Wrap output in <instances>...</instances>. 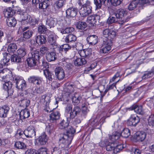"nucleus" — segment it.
Instances as JSON below:
<instances>
[{
  "instance_id": "obj_64",
  "label": "nucleus",
  "mask_w": 154,
  "mask_h": 154,
  "mask_svg": "<svg viewBox=\"0 0 154 154\" xmlns=\"http://www.w3.org/2000/svg\"><path fill=\"white\" fill-rule=\"evenodd\" d=\"M49 48H48L47 47L43 46L40 48V52L42 54H45V53L46 54V53H47L46 52H47Z\"/></svg>"
},
{
  "instance_id": "obj_21",
  "label": "nucleus",
  "mask_w": 154,
  "mask_h": 154,
  "mask_svg": "<svg viewBox=\"0 0 154 154\" xmlns=\"http://www.w3.org/2000/svg\"><path fill=\"white\" fill-rule=\"evenodd\" d=\"M92 10L89 8L82 7L81 8L79 13L80 15L83 17H86L91 13Z\"/></svg>"
},
{
  "instance_id": "obj_22",
  "label": "nucleus",
  "mask_w": 154,
  "mask_h": 154,
  "mask_svg": "<svg viewBox=\"0 0 154 154\" xmlns=\"http://www.w3.org/2000/svg\"><path fill=\"white\" fill-rule=\"evenodd\" d=\"M28 80L31 83L38 85H39L41 84L42 82L41 78L37 76H30L28 78Z\"/></svg>"
},
{
  "instance_id": "obj_47",
  "label": "nucleus",
  "mask_w": 154,
  "mask_h": 154,
  "mask_svg": "<svg viewBox=\"0 0 154 154\" xmlns=\"http://www.w3.org/2000/svg\"><path fill=\"white\" fill-rule=\"evenodd\" d=\"M31 56L30 57L33 58L37 60H40V59L41 58L40 55L39 54V52L37 51H32L31 54Z\"/></svg>"
},
{
  "instance_id": "obj_27",
  "label": "nucleus",
  "mask_w": 154,
  "mask_h": 154,
  "mask_svg": "<svg viewBox=\"0 0 154 154\" xmlns=\"http://www.w3.org/2000/svg\"><path fill=\"white\" fill-rule=\"evenodd\" d=\"M57 21V19L50 17L47 19L46 24L48 26V28L49 27L50 28H53L56 24Z\"/></svg>"
},
{
  "instance_id": "obj_31",
  "label": "nucleus",
  "mask_w": 154,
  "mask_h": 154,
  "mask_svg": "<svg viewBox=\"0 0 154 154\" xmlns=\"http://www.w3.org/2000/svg\"><path fill=\"white\" fill-rule=\"evenodd\" d=\"M26 61L29 66L34 68L36 66L37 61L38 60L30 57L27 59Z\"/></svg>"
},
{
  "instance_id": "obj_42",
  "label": "nucleus",
  "mask_w": 154,
  "mask_h": 154,
  "mask_svg": "<svg viewBox=\"0 0 154 154\" xmlns=\"http://www.w3.org/2000/svg\"><path fill=\"white\" fill-rule=\"evenodd\" d=\"M70 120H68L66 119V120L62 121L59 125V128L61 129H66L68 126H69V124Z\"/></svg>"
},
{
  "instance_id": "obj_46",
  "label": "nucleus",
  "mask_w": 154,
  "mask_h": 154,
  "mask_svg": "<svg viewBox=\"0 0 154 154\" xmlns=\"http://www.w3.org/2000/svg\"><path fill=\"white\" fill-rule=\"evenodd\" d=\"M121 135V133L118 131H115L112 133V135L109 137V139L112 141H114L115 140H118Z\"/></svg>"
},
{
  "instance_id": "obj_32",
  "label": "nucleus",
  "mask_w": 154,
  "mask_h": 154,
  "mask_svg": "<svg viewBox=\"0 0 154 154\" xmlns=\"http://www.w3.org/2000/svg\"><path fill=\"white\" fill-rule=\"evenodd\" d=\"M7 23L10 27H14L17 24V21L14 17H10L7 18Z\"/></svg>"
},
{
  "instance_id": "obj_23",
  "label": "nucleus",
  "mask_w": 154,
  "mask_h": 154,
  "mask_svg": "<svg viewBox=\"0 0 154 154\" xmlns=\"http://www.w3.org/2000/svg\"><path fill=\"white\" fill-rule=\"evenodd\" d=\"M44 74L46 79L49 81H52L54 79V75L53 73L47 69L43 70Z\"/></svg>"
},
{
  "instance_id": "obj_24",
  "label": "nucleus",
  "mask_w": 154,
  "mask_h": 154,
  "mask_svg": "<svg viewBox=\"0 0 154 154\" xmlns=\"http://www.w3.org/2000/svg\"><path fill=\"white\" fill-rule=\"evenodd\" d=\"M98 37L96 35H90L87 38L88 42L92 45H95L98 42Z\"/></svg>"
},
{
  "instance_id": "obj_11",
  "label": "nucleus",
  "mask_w": 154,
  "mask_h": 154,
  "mask_svg": "<svg viewBox=\"0 0 154 154\" xmlns=\"http://www.w3.org/2000/svg\"><path fill=\"white\" fill-rule=\"evenodd\" d=\"M105 121L104 118H101L98 121L97 119H91L90 121V124L94 128H99Z\"/></svg>"
},
{
  "instance_id": "obj_40",
  "label": "nucleus",
  "mask_w": 154,
  "mask_h": 154,
  "mask_svg": "<svg viewBox=\"0 0 154 154\" xmlns=\"http://www.w3.org/2000/svg\"><path fill=\"white\" fill-rule=\"evenodd\" d=\"M30 115L29 111L28 109H24L21 110L20 113V117H23V119L28 118Z\"/></svg>"
},
{
  "instance_id": "obj_62",
  "label": "nucleus",
  "mask_w": 154,
  "mask_h": 154,
  "mask_svg": "<svg viewBox=\"0 0 154 154\" xmlns=\"http://www.w3.org/2000/svg\"><path fill=\"white\" fill-rule=\"evenodd\" d=\"M38 154H47V149L45 147H42L38 151Z\"/></svg>"
},
{
  "instance_id": "obj_30",
  "label": "nucleus",
  "mask_w": 154,
  "mask_h": 154,
  "mask_svg": "<svg viewBox=\"0 0 154 154\" xmlns=\"http://www.w3.org/2000/svg\"><path fill=\"white\" fill-rule=\"evenodd\" d=\"M81 99V97L78 93H75L72 96V102L77 105L80 103Z\"/></svg>"
},
{
  "instance_id": "obj_41",
  "label": "nucleus",
  "mask_w": 154,
  "mask_h": 154,
  "mask_svg": "<svg viewBox=\"0 0 154 154\" xmlns=\"http://www.w3.org/2000/svg\"><path fill=\"white\" fill-rule=\"evenodd\" d=\"M76 26L78 29L84 30L86 27L87 24L85 22L79 21L76 23Z\"/></svg>"
},
{
  "instance_id": "obj_25",
  "label": "nucleus",
  "mask_w": 154,
  "mask_h": 154,
  "mask_svg": "<svg viewBox=\"0 0 154 154\" xmlns=\"http://www.w3.org/2000/svg\"><path fill=\"white\" fill-rule=\"evenodd\" d=\"M46 58L48 62L55 60L56 59V55L55 52H48L46 54Z\"/></svg>"
},
{
  "instance_id": "obj_28",
  "label": "nucleus",
  "mask_w": 154,
  "mask_h": 154,
  "mask_svg": "<svg viewBox=\"0 0 154 154\" xmlns=\"http://www.w3.org/2000/svg\"><path fill=\"white\" fill-rule=\"evenodd\" d=\"M15 14V11L13 10L11 8H7L5 11L4 12L5 16L8 18L10 17H13Z\"/></svg>"
},
{
  "instance_id": "obj_26",
  "label": "nucleus",
  "mask_w": 154,
  "mask_h": 154,
  "mask_svg": "<svg viewBox=\"0 0 154 154\" xmlns=\"http://www.w3.org/2000/svg\"><path fill=\"white\" fill-rule=\"evenodd\" d=\"M9 110V107L6 105H4L0 108V117L3 118L6 117Z\"/></svg>"
},
{
  "instance_id": "obj_7",
  "label": "nucleus",
  "mask_w": 154,
  "mask_h": 154,
  "mask_svg": "<svg viewBox=\"0 0 154 154\" xmlns=\"http://www.w3.org/2000/svg\"><path fill=\"white\" fill-rule=\"evenodd\" d=\"M86 51L83 50L81 52L80 55L83 58H77L74 61V64L77 66H81L87 63V60L88 55L86 54Z\"/></svg>"
},
{
  "instance_id": "obj_2",
  "label": "nucleus",
  "mask_w": 154,
  "mask_h": 154,
  "mask_svg": "<svg viewBox=\"0 0 154 154\" xmlns=\"http://www.w3.org/2000/svg\"><path fill=\"white\" fill-rule=\"evenodd\" d=\"M127 14L126 11L123 9H119L113 14H111L107 20V23L110 24L117 22L120 24H123L125 22H128L130 19L129 17H124Z\"/></svg>"
},
{
  "instance_id": "obj_33",
  "label": "nucleus",
  "mask_w": 154,
  "mask_h": 154,
  "mask_svg": "<svg viewBox=\"0 0 154 154\" xmlns=\"http://www.w3.org/2000/svg\"><path fill=\"white\" fill-rule=\"evenodd\" d=\"M36 41L38 44H44L46 42V37L43 35H38L36 37Z\"/></svg>"
},
{
  "instance_id": "obj_37",
  "label": "nucleus",
  "mask_w": 154,
  "mask_h": 154,
  "mask_svg": "<svg viewBox=\"0 0 154 154\" xmlns=\"http://www.w3.org/2000/svg\"><path fill=\"white\" fill-rule=\"evenodd\" d=\"M5 69H3L1 71H0V80L2 82H5L4 84L6 82H8L9 81H8L6 77L7 75L5 73Z\"/></svg>"
},
{
  "instance_id": "obj_1",
  "label": "nucleus",
  "mask_w": 154,
  "mask_h": 154,
  "mask_svg": "<svg viewBox=\"0 0 154 154\" xmlns=\"http://www.w3.org/2000/svg\"><path fill=\"white\" fill-rule=\"evenodd\" d=\"M66 130V134L61 133L60 134L59 141L60 144L59 146L62 148L67 150L73 139L75 130L70 125L68 126Z\"/></svg>"
},
{
  "instance_id": "obj_61",
  "label": "nucleus",
  "mask_w": 154,
  "mask_h": 154,
  "mask_svg": "<svg viewBox=\"0 0 154 154\" xmlns=\"http://www.w3.org/2000/svg\"><path fill=\"white\" fill-rule=\"evenodd\" d=\"M65 3V0H58L56 2V4L59 8L62 7Z\"/></svg>"
},
{
  "instance_id": "obj_44",
  "label": "nucleus",
  "mask_w": 154,
  "mask_h": 154,
  "mask_svg": "<svg viewBox=\"0 0 154 154\" xmlns=\"http://www.w3.org/2000/svg\"><path fill=\"white\" fill-rule=\"evenodd\" d=\"M139 3L138 0H134L129 4L128 8L130 11H132L135 9L137 7Z\"/></svg>"
},
{
  "instance_id": "obj_13",
  "label": "nucleus",
  "mask_w": 154,
  "mask_h": 154,
  "mask_svg": "<svg viewBox=\"0 0 154 154\" xmlns=\"http://www.w3.org/2000/svg\"><path fill=\"white\" fill-rule=\"evenodd\" d=\"M35 128L32 125H30L24 131V134L27 137H32L35 135Z\"/></svg>"
},
{
  "instance_id": "obj_50",
  "label": "nucleus",
  "mask_w": 154,
  "mask_h": 154,
  "mask_svg": "<svg viewBox=\"0 0 154 154\" xmlns=\"http://www.w3.org/2000/svg\"><path fill=\"white\" fill-rule=\"evenodd\" d=\"M39 20V19L38 18H36L34 17H31L30 16L28 22L32 25H35V24L38 23Z\"/></svg>"
},
{
  "instance_id": "obj_35",
  "label": "nucleus",
  "mask_w": 154,
  "mask_h": 154,
  "mask_svg": "<svg viewBox=\"0 0 154 154\" xmlns=\"http://www.w3.org/2000/svg\"><path fill=\"white\" fill-rule=\"evenodd\" d=\"M27 50L24 47H21L17 50V54L21 58L24 57L26 54Z\"/></svg>"
},
{
  "instance_id": "obj_38",
  "label": "nucleus",
  "mask_w": 154,
  "mask_h": 154,
  "mask_svg": "<svg viewBox=\"0 0 154 154\" xmlns=\"http://www.w3.org/2000/svg\"><path fill=\"white\" fill-rule=\"evenodd\" d=\"M76 40V36L72 34H69L65 38L66 42H74Z\"/></svg>"
},
{
  "instance_id": "obj_5",
  "label": "nucleus",
  "mask_w": 154,
  "mask_h": 154,
  "mask_svg": "<svg viewBox=\"0 0 154 154\" xmlns=\"http://www.w3.org/2000/svg\"><path fill=\"white\" fill-rule=\"evenodd\" d=\"M66 21L68 24H70L71 20L69 19L75 17L77 14V10L75 8H70L66 11Z\"/></svg>"
},
{
  "instance_id": "obj_10",
  "label": "nucleus",
  "mask_w": 154,
  "mask_h": 154,
  "mask_svg": "<svg viewBox=\"0 0 154 154\" xmlns=\"http://www.w3.org/2000/svg\"><path fill=\"white\" fill-rule=\"evenodd\" d=\"M100 17L97 15H91L89 16L87 18V22L91 23L93 26L99 24Z\"/></svg>"
},
{
  "instance_id": "obj_29",
  "label": "nucleus",
  "mask_w": 154,
  "mask_h": 154,
  "mask_svg": "<svg viewBox=\"0 0 154 154\" xmlns=\"http://www.w3.org/2000/svg\"><path fill=\"white\" fill-rule=\"evenodd\" d=\"M130 110H134V111L137 113L142 115L143 113V111L141 106H138L137 105L133 106L129 108Z\"/></svg>"
},
{
  "instance_id": "obj_59",
  "label": "nucleus",
  "mask_w": 154,
  "mask_h": 154,
  "mask_svg": "<svg viewBox=\"0 0 154 154\" xmlns=\"http://www.w3.org/2000/svg\"><path fill=\"white\" fill-rule=\"evenodd\" d=\"M50 98L48 96L45 94L42 96L41 100L44 103V104H47L48 103H49Z\"/></svg>"
},
{
  "instance_id": "obj_36",
  "label": "nucleus",
  "mask_w": 154,
  "mask_h": 154,
  "mask_svg": "<svg viewBox=\"0 0 154 154\" xmlns=\"http://www.w3.org/2000/svg\"><path fill=\"white\" fill-rule=\"evenodd\" d=\"M17 48V47L15 44H10L8 46V51L9 53L14 54Z\"/></svg>"
},
{
  "instance_id": "obj_34",
  "label": "nucleus",
  "mask_w": 154,
  "mask_h": 154,
  "mask_svg": "<svg viewBox=\"0 0 154 154\" xmlns=\"http://www.w3.org/2000/svg\"><path fill=\"white\" fill-rule=\"evenodd\" d=\"M10 59L12 62L19 63L21 62V58L17 54H13L10 55Z\"/></svg>"
},
{
  "instance_id": "obj_17",
  "label": "nucleus",
  "mask_w": 154,
  "mask_h": 154,
  "mask_svg": "<svg viewBox=\"0 0 154 154\" xmlns=\"http://www.w3.org/2000/svg\"><path fill=\"white\" fill-rule=\"evenodd\" d=\"M17 13L20 15V20H26L27 22H28L30 16L27 12L24 11L19 10L17 11Z\"/></svg>"
},
{
  "instance_id": "obj_14",
  "label": "nucleus",
  "mask_w": 154,
  "mask_h": 154,
  "mask_svg": "<svg viewBox=\"0 0 154 154\" xmlns=\"http://www.w3.org/2000/svg\"><path fill=\"white\" fill-rule=\"evenodd\" d=\"M48 41L50 44L52 45L56 46V39L57 36L54 34H53L51 32H48Z\"/></svg>"
},
{
  "instance_id": "obj_6",
  "label": "nucleus",
  "mask_w": 154,
  "mask_h": 154,
  "mask_svg": "<svg viewBox=\"0 0 154 154\" xmlns=\"http://www.w3.org/2000/svg\"><path fill=\"white\" fill-rule=\"evenodd\" d=\"M112 45V42L111 40L108 41H103V42L101 47L100 52V53L105 54L108 53L111 48V46Z\"/></svg>"
},
{
  "instance_id": "obj_51",
  "label": "nucleus",
  "mask_w": 154,
  "mask_h": 154,
  "mask_svg": "<svg viewBox=\"0 0 154 154\" xmlns=\"http://www.w3.org/2000/svg\"><path fill=\"white\" fill-rule=\"evenodd\" d=\"M47 30L46 27L43 24L39 25L38 29V32L40 34L45 33Z\"/></svg>"
},
{
  "instance_id": "obj_55",
  "label": "nucleus",
  "mask_w": 154,
  "mask_h": 154,
  "mask_svg": "<svg viewBox=\"0 0 154 154\" xmlns=\"http://www.w3.org/2000/svg\"><path fill=\"white\" fill-rule=\"evenodd\" d=\"M33 32L31 30H28L23 33V38L25 39L30 38L32 36Z\"/></svg>"
},
{
  "instance_id": "obj_43",
  "label": "nucleus",
  "mask_w": 154,
  "mask_h": 154,
  "mask_svg": "<svg viewBox=\"0 0 154 154\" xmlns=\"http://www.w3.org/2000/svg\"><path fill=\"white\" fill-rule=\"evenodd\" d=\"M74 30L73 28L72 27H67L65 29L60 28L59 31L62 34L68 33L73 32Z\"/></svg>"
},
{
  "instance_id": "obj_53",
  "label": "nucleus",
  "mask_w": 154,
  "mask_h": 154,
  "mask_svg": "<svg viewBox=\"0 0 154 154\" xmlns=\"http://www.w3.org/2000/svg\"><path fill=\"white\" fill-rule=\"evenodd\" d=\"M115 146V148L114 149V153H118L124 148V147L122 144L116 145V144Z\"/></svg>"
},
{
  "instance_id": "obj_58",
  "label": "nucleus",
  "mask_w": 154,
  "mask_h": 154,
  "mask_svg": "<svg viewBox=\"0 0 154 154\" xmlns=\"http://www.w3.org/2000/svg\"><path fill=\"white\" fill-rule=\"evenodd\" d=\"M94 3L96 5V9L101 8L103 2L102 0H94Z\"/></svg>"
},
{
  "instance_id": "obj_49",
  "label": "nucleus",
  "mask_w": 154,
  "mask_h": 154,
  "mask_svg": "<svg viewBox=\"0 0 154 154\" xmlns=\"http://www.w3.org/2000/svg\"><path fill=\"white\" fill-rule=\"evenodd\" d=\"M130 131L128 128H124L122 131L121 135L123 137H128L130 135Z\"/></svg>"
},
{
  "instance_id": "obj_48",
  "label": "nucleus",
  "mask_w": 154,
  "mask_h": 154,
  "mask_svg": "<svg viewBox=\"0 0 154 154\" xmlns=\"http://www.w3.org/2000/svg\"><path fill=\"white\" fill-rule=\"evenodd\" d=\"M15 146L18 149H24L26 145L24 143L20 141H17L15 144Z\"/></svg>"
},
{
  "instance_id": "obj_19",
  "label": "nucleus",
  "mask_w": 154,
  "mask_h": 154,
  "mask_svg": "<svg viewBox=\"0 0 154 154\" xmlns=\"http://www.w3.org/2000/svg\"><path fill=\"white\" fill-rule=\"evenodd\" d=\"M45 133H43L37 138V141L39 144L41 145L46 144L48 141V138Z\"/></svg>"
},
{
  "instance_id": "obj_54",
  "label": "nucleus",
  "mask_w": 154,
  "mask_h": 154,
  "mask_svg": "<svg viewBox=\"0 0 154 154\" xmlns=\"http://www.w3.org/2000/svg\"><path fill=\"white\" fill-rule=\"evenodd\" d=\"M54 130L55 128L54 125L52 124L47 126L46 129V131L50 134L53 133L54 131Z\"/></svg>"
},
{
  "instance_id": "obj_4",
  "label": "nucleus",
  "mask_w": 154,
  "mask_h": 154,
  "mask_svg": "<svg viewBox=\"0 0 154 154\" xmlns=\"http://www.w3.org/2000/svg\"><path fill=\"white\" fill-rule=\"evenodd\" d=\"M116 36V32L109 29H106L103 31L102 38L103 41H108L111 40L112 41Z\"/></svg>"
},
{
  "instance_id": "obj_8",
  "label": "nucleus",
  "mask_w": 154,
  "mask_h": 154,
  "mask_svg": "<svg viewBox=\"0 0 154 154\" xmlns=\"http://www.w3.org/2000/svg\"><path fill=\"white\" fill-rule=\"evenodd\" d=\"M14 83L16 85V87L19 89H25L26 87V81L19 77H16L13 79Z\"/></svg>"
},
{
  "instance_id": "obj_20",
  "label": "nucleus",
  "mask_w": 154,
  "mask_h": 154,
  "mask_svg": "<svg viewBox=\"0 0 154 154\" xmlns=\"http://www.w3.org/2000/svg\"><path fill=\"white\" fill-rule=\"evenodd\" d=\"M12 86V84L11 82H6L5 84H3V89L7 91L8 94L10 95H11L13 93V91L11 88Z\"/></svg>"
},
{
  "instance_id": "obj_45",
  "label": "nucleus",
  "mask_w": 154,
  "mask_h": 154,
  "mask_svg": "<svg viewBox=\"0 0 154 154\" xmlns=\"http://www.w3.org/2000/svg\"><path fill=\"white\" fill-rule=\"evenodd\" d=\"M30 101L27 98H24L19 101V103L21 106L27 107L30 104Z\"/></svg>"
},
{
  "instance_id": "obj_57",
  "label": "nucleus",
  "mask_w": 154,
  "mask_h": 154,
  "mask_svg": "<svg viewBox=\"0 0 154 154\" xmlns=\"http://www.w3.org/2000/svg\"><path fill=\"white\" fill-rule=\"evenodd\" d=\"M116 83H113L112 84L108 85L104 91V94L103 95V96L109 90L114 89V88H115L116 89Z\"/></svg>"
},
{
  "instance_id": "obj_16",
  "label": "nucleus",
  "mask_w": 154,
  "mask_h": 154,
  "mask_svg": "<svg viewBox=\"0 0 154 154\" xmlns=\"http://www.w3.org/2000/svg\"><path fill=\"white\" fill-rule=\"evenodd\" d=\"M146 135V133L145 132L138 131L135 134V137L137 141L142 142L145 139Z\"/></svg>"
},
{
  "instance_id": "obj_15",
  "label": "nucleus",
  "mask_w": 154,
  "mask_h": 154,
  "mask_svg": "<svg viewBox=\"0 0 154 154\" xmlns=\"http://www.w3.org/2000/svg\"><path fill=\"white\" fill-rule=\"evenodd\" d=\"M60 116V112L56 110H53L50 115V121L51 122L54 123L56 120L58 119Z\"/></svg>"
},
{
  "instance_id": "obj_60",
  "label": "nucleus",
  "mask_w": 154,
  "mask_h": 154,
  "mask_svg": "<svg viewBox=\"0 0 154 154\" xmlns=\"http://www.w3.org/2000/svg\"><path fill=\"white\" fill-rule=\"evenodd\" d=\"M153 76L152 73H151L150 71L146 72L144 74L142 77L143 79H146L150 77H151Z\"/></svg>"
},
{
  "instance_id": "obj_63",
  "label": "nucleus",
  "mask_w": 154,
  "mask_h": 154,
  "mask_svg": "<svg viewBox=\"0 0 154 154\" xmlns=\"http://www.w3.org/2000/svg\"><path fill=\"white\" fill-rule=\"evenodd\" d=\"M123 0H111V2L112 5L114 6H117L120 5Z\"/></svg>"
},
{
  "instance_id": "obj_18",
  "label": "nucleus",
  "mask_w": 154,
  "mask_h": 154,
  "mask_svg": "<svg viewBox=\"0 0 154 154\" xmlns=\"http://www.w3.org/2000/svg\"><path fill=\"white\" fill-rule=\"evenodd\" d=\"M10 54L5 53L3 55H0V63L3 66L6 64V63L9 61L10 60Z\"/></svg>"
},
{
  "instance_id": "obj_12",
  "label": "nucleus",
  "mask_w": 154,
  "mask_h": 154,
  "mask_svg": "<svg viewBox=\"0 0 154 154\" xmlns=\"http://www.w3.org/2000/svg\"><path fill=\"white\" fill-rule=\"evenodd\" d=\"M54 72L56 77L59 80H62L64 78L65 74L63 69L60 67H56Z\"/></svg>"
},
{
  "instance_id": "obj_39",
  "label": "nucleus",
  "mask_w": 154,
  "mask_h": 154,
  "mask_svg": "<svg viewBox=\"0 0 154 154\" xmlns=\"http://www.w3.org/2000/svg\"><path fill=\"white\" fill-rule=\"evenodd\" d=\"M71 47L68 44H65L61 46L59 48L60 52L64 51L66 53V52L70 50Z\"/></svg>"
},
{
  "instance_id": "obj_52",
  "label": "nucleus",
  "mask_w": 154,
  "mask_h": 154,
  "mask_svg": "<svg viewBox=\"0 0 154 154\" xmlns=\"http://www.w3.org/2000/svg\"><path fill=\"white\" fill-rule=\"evenodd\" d=\"M116 143H109L106 146V150L108 151H110L113 150L114 151V149L115 148Z\"/></svg>"
},
{
  "instance_id": "obj_3",
  "label": "nucleus",
  "mask_w": 154,
  "mask_h": 154,
  "mask_svg": "<svg viewBox=\"0 0 154 154\" xmlns=\"http://www.w3.org/2000/svg\"><path fill=\"white\" fill-rule=\"evenodd\" d=\"M81 111V108L78 106H75L72 109V105L71 104H67L65 108V115L68 120L73 119L79 115Z\"/></svg>"
},
{
  "instance_id": "obj_9",
  "label": "nucleus",
  "mask_w": 154,
  "mask_h": 154,
  "mask_svg": "<svg viewBox=\"0 0 154 154\" xmlns=\"http://www.w3.org/2000/svg\"><path fill=\"white\" fill-rule=\"evenodd\" d=\"M139 117L136 114L131 115L127 122L128 126L135 127L140 122Z\"/></svg>"
},
{
  "instance_id": "obj_56",
  "label": "nucleus",
  "mask_w": 154,
  "mask_h": 154,
  "mask_svg": "<svg viewBox=\"0 0 154 154\" xmlns=\"http://www.w3.org/2000/svg\"><path fill=\"white\" fill-rule=\"evenodd\" d=\"M149 125L152 127H154V114H151L148 119Z\"/></svg>"
}]
</instances>
